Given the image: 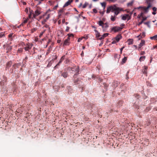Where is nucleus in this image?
<instances>
[{
    "label": "nucleus",
    "mask_w": 157,
    "mask_h": 157,
    "mask_svg": "<svg viewBox=\"0 0 157 157\" xmlns=\"http://www.w3.org/2000/svg\"><path fill=\"white\" fill-rule=\"evenodd\" d=\"M55 13V11L54 10H51L50 9L48 10L46 13L44 14L42 16H41L40 17V19L41 18L44 17L46 15H47V16L45 18L47 21L50 17V15L51 14H52Z\"/></svg>",
    "instance_id": "f257e3e1"
},
{
    "label": "nucleus",
    "mask_w": 157,
    "mask_h": 157,
    "mask_svg": "<svg viewBox=\"0 0 157 157\" xmlns=\"http://www.w3.org/2000/svg\"><path fill=\"white\" fill-rule=\"evenodd\" d=\"M55 13V11L54 10H51L50 9L48 10L46 13L44 14L42 16H41L40 17V19L41 18L44 17L46 15H47V16L45 18L47 21L50 17V15L51 14H52Z\"/></svg>",
    "instance_id": "f03ea898"
},
{
    "label": "nucleus",
    "mask_w": 157,
    "mask_h": 157,
    "mask_svg": "<svg viewBox=\"0 0 157 157\" xmlns=\"http://www.w3.org/2000/svg\"><path fill=\"white\" fill-rule=\"evenodd\" d=\"M55 13V11L54 10H51L50 9L48 10L46 13L44 14L42 16H41L40 17V19L41 18L44 17L46 15H47V16L45 18L47 21L50 17V15L51 14H52Z\"/></svg>",
    "instance_id": "7ed1b4c3"
},
{
    "label": "nucleus",
    "mask_w": 157,
    "mask_h": 157,
    "mask_svg": "<svg viewBox=\"0 0 157 157\" xmlns=\"http://www.w3.org/2000/svg\"><path fill=\"white\" fill-rule=\"evenodd\" d=\"M116 7L117 6L115 5L108 7L107 8L106 13H109L111 11L112 12H114V10H116Z\"/></svg>",
    "instance_id": "20e7f679"
},
{
    "label": "nucleus",
    "mask_w": 157,
    "mask_h": 157,
    "mask_svg": "<svg viewBox=\"0 0 157 157\" xmlns=\"http://www.w3.org/2000/svg\"><path fill=\"white\" fill-rule=\"evenodd\" d=\"M98 24L99 26H101L103 29L108 27V25L107 23H104L101 20L99 21L98 22Z\"/></svg>",
    "instance_id": "39448f33"
},
{
    "label": "nucleus",
    "mask_w": 157,
    "mask_h": 157,
    "mask_svg": "<svg viewBox=\"0 0 157 157\" xmlns=\"http://www.w3.org/2000/svg\"><path fill=\"white\" fill-rule=\"evenodd\" d=\"M40 8L38 7H37L36 10L35 11V13L33 14V16L34 17H36L39 15L40 13Z\"/></svg>",
    "instance_id": "423d86ee"
},
{
    "label": "nucleus",
    "mask_w": 157,
    "mask_h": 157,
    "mask_svg": "<svg viewBox=\"0 0 157 157\" xmlns=\"http://www.w3.org/2000/svg\"><path fill=\"white\" fill-rule=\"evenodd\" d=\"M151 7V5L150 4H149L148 6L146 7H139L138 8L140 9L141 8V10L143 11H144L145 12H147L148 11V10L149 8Z\"/></svg>",
    "instance_id": "0eeeda50"
},
{
    "label": "nucleus",
    "mask_w": 157,
    "mask_h": 157,
    "mask_svg": "<svg viewBox=\"0 0 157 157\" xmlns=\"http://www.w3.org/2000/svg\"><path fill=\"white\" fill-rule=\"evenodd\" d=\"M123 28L120 27L118 26H116L113 27L112 28V30L115 32H117L119 31H121Z\"/></svg>",
    "instance_id": "6e6552de"
},
{
    "label": "nucleus",
    "mask_w": 157,
    "mask_h": 157,
    "mask_svg": "<svg viewBox=\"0 0 157 157\" xmlns=\"http://www.w3.org/2000/svg\"><path fill=\"white\" fill-rule=\"evenodd\" d=\"M122 19L123 20H127L128 21L131 19L130 16L128 14H124L122 17Z\"/></svg>",
    "instance_id": "1a4fd4ad"
},
{
    "label": "nucleus",
    "mask_w": 157,
    "mask_h": 157,
    "mask_svg": "<svg viewBox=\"0 0 157 157\" xmlns=\"http://www.w3.org/2000/svg\"><path fill=\"white\" fill-rule=\"evenodd\" d=\"M33 44H27L25 45V46L24 47V49L26 51H29L32 47Z\"/></svg>",
    "instance_id": "9d476101"
},
{
    "label": "nucleus",
    "mask_w": 157,
    "mask_h": 157,
    "mask_svg": "<svg viewBox=\"0 0 157 157\" xmlns=\"http://www.w3.org/2000/svg\"><path fill=\"white\" fill-rule=\"evenodd\" d=\"M122 10V9H121L117 6L116 8V10H115L114 12V13L115 16H117V15L120 13V12Z\"/></svg>",
    "instance_id": "9b49d317"
},
{
    "label": "nucleus",
    "mask_w": 157,
    "mask_h": 157,
    "mask_svg": "<svg viewBox=\"0 0 157 157\" xmlns=\"http://www.w3.org/2000/svg\"><path fill=\"white\" fill-rule=\"evenodd\" d=\"M70 38L68 37L65 40L63 44V46L68 45L69 44Z\"/></svg>",
    "instance_id": "f8f14e48"
},
{
    "label": "nucleus",
    "mask_w": 157,
    "mask_h": 157,
    "mask_svg": "<svg viewBox=\"0 0 157 157\" xmlns=\"http://www.w3.org/2000/svg\"><path fill=\"white\" fill-rule=\"evenodd\" d=\"M122 38V36L121 34L118 35L115 38H114L116 42H118L120 39Z\"/></svg>",
    "instance_id": "ddd939ff"
},
{
    "label": "nucleus",
    "mask_w": 157,
    "mask_h": 157,
    "mask_svg": "<svg viewBox=\"0 0 157 157\" xmlns=\"http://www.w3.org/2000/svg\"><path fill=\"white\" fill-rule=\"evenodd\" d=\"M94 31L95 32L96 37L98 39H99V38L101 37V35L99 33L96 29H95Z\"/></svg>",
    "instance_id": "4468645a"
},
{
    "label": "nucleus",
    "mask_w": 157,
    "mask_h": 157,
    "mask_svg": "<svg viewBox=\"0 0 157 157\" xmlns=\"http://www.w3.org/2000/svg\"><path fill=\"white\" fill-rule=\"evenodd\" d=\"M109 35V33H105L102 36H101V37L99 38V40H101L104 39L105 37Z\"/></svg>",
    "instance_id": "2eb2a0df"
},
{
    "label": "nucleus",
    "mask_w": 157,
    "mask_h": 157,
    "mask_svg": "<svg viewBox=\"0 0 157 157\" xmlns=\"http://www.w3.org/2000/svg\"><path fill=\"white\" fill-rule=\"evenodd\" d=\"M145 41L144 40H141V42L139 44V48H138V49H139V48H140L141 47L143 46H144L145 44Z\"/></svg>",
    "instance_id": "dca6fc26"
},
{
    "label": "nucleus",
    "mask_w": 157,
    "mask_h": 157,
    "mask_svg": "<svg viewBox=\"0 0 157 157\" xmlns=\"http://www.w3.org/2000/svg\"><path fill=\"white\" fill-rule=\"evenodd\" d=\"M143 69L142 70V72L144 74H146L147 73V69L148 68L147 66H144L143 67Z\"/></svg>",
    "instance_id": "f3484780"
},
{
    "label": "nucleus",
    "mask_w": 157,
    "mask_h": 157,
    "mask_svg": "<svg viewBox=\"0 0 157 157\" xmlns=\"http://www.w3.org/2000/svg\"><path fill=\"white\" fill-rule=\"evenodd\" d=\"M73 2V0H69L63 6V7H66L68 5H70L71 3Z\"/></svg>",
    "instance_id": "a211bd4d"
},
{
    "label": "nucleus",
    "mask_w": 157,
    "mask_h": 157,
    "mask_svg": "<svg viewBox=\"0 0 157 157\" xmlns=\"http://www.w3.org/2000/svg\"><path fill=\"white\" fill-rule=\"evenodd\" d=\"M145 36V33H143L142 34H140L139 35L137 36V37L139 38V40H140L141 38H143Z\"/></svg>",
    "instance_id": "6ab92c4d"
},
{
    "label": "nucleus",
    "mask_w": 157,
    "mask_h": 157,
    "mask_svg": "<svg viewBox=\"0 0 157 157\" xmlns=\"http://www.w3.org/2000/svg\"><path fill=\"white\" fill-rule=\"evenodd\" d=\"M65 56H62L59 62L55 66V67H56L57 65H59L60 63L63 61V60H64L65 59Z\"/></svg>",
    "instance_id": "aec40b11"
},
{
    "label": "nucleus",
    "mask_w": 157,
    "mask_h": 157,
    "mask_svg": "<svg viewBox=\"0 0 157 157\" xmlns=\"http://www.w3.org/2000/svg\"><path fill=\"white\" fill-rule=\"evenodd\" d=\"M128 45H131L133 44V40L132 39H129L127 40Z\"/></svg>",
    "instance_id": "412c9836"
},
{
    "label": "nucleus",
    "mask_w": 157,
    "mask_h": 157,
    "mask_svg": "<svg viewBox=\"0 0 157 157\" xmlns=\"http://www.w3.org/2000/svg\"><path fill=\"white\" fill-rule=\"evenodd\" d=\"M31 14H30L29 16V17H28L27 19H24L23 21V23L24 24L26 23L28 21V20H29V19L30 18Z\"/></svg>",
    "instance_id": "4be33fe9"
},
{
    "label": "nucleus",
    "mask_w": 157,
    "mask_h": 157,
    "mask_svg": "<svg viewBox=\"0 0 157 157\" xmlns=\"http://www.w3.org/2000/svg\"><path fill=\"white\" fill-rule=\"evenodd\" d=\"M150 38L151 40H157V35L153 36L150 37Z\"/></svg>",
    "instance_id": "5701e85b"
},
{
    "label": "nucleus",
    "mask_w": 157,
    "mask_h": 157,
    "mask_svg": "<svg viewBox=\"0 0 157 157\" xmlns=\"http://www.w3.org/2000/svg\"><path fill=\"white\" fill-rule=\"evenodd\" d=\"M145 59V56H141L139 59V60L140 62H142L144 61Z\"/></svg>",
    "instance_id": "b1692460"
},
{
    "label": "nucleus",
    "mask_w": 157,
    "mask_h": 157,
    "mask_svg": "<svg viewBox=\"0 0 157 157\" xmlns=\"http://www.w3.org/2000/svg\"><path fill=\"white\" fill-rule=\"evenodd\" d=\"M127 57H124V58H123L122 59V61H121V64H123L124 63L126 62V60H127Z\"/></svg>",
    "instance_id": "393cba45"
},
{
    "label": "nucleus",
    "mask_w": 157,
    "mask_h": 157,
    "mask_svg": "<svg viewBox=\"0 0 157 157\" xmlns=\"http://www.w3.org/2000/svg\"><path fill=\"white\" fill-rule=\"evenodd\" d=\"M61 75L64 78H66L67 76V74L66 72H63L62 73Z\"/></svg>",
    "instance_id": "a878e982"
},
{
    "label": "nucleus",
    "mask_w": 157,
    "mask_h": 157,
    "mask_svg": "<svg viewBox=\"0 0 157 157\" xmlns=\"http://www.w3.org/2000/svg\"><path fill=\"white\" fill-rule=\"evenodd\" d=\"M101 4L102 7H103L105 8V7L106 4L105 2H103L101 3Z\"/></svg>",
    "instance_id": "bb28decb"
},
{
    "label": "nucleus",
    "mask_w": 157,
    "mask_h": 157,
    "mask_svg": "<svg viewBox=\"0 0 157 157\" xmlns=\"http://www.w3.org/2000/svg\"><path fill=\"white\" fill-rule=\"evenodd\" d=\"M133 3V1H132L131 2L128 3L127 6H132Z\"/></svg>",
    "instance_id": "cd10ccee"
},
{
    "label": "nucleus",
    "mask_w": 157,
    "mask_h": 157,
    "mask_svg": "<svg viewBox=\"0 0 157 157\" xmlns=\"http://www.w3.org/2000/svg\"><path fill=\"white\" fill-rule=\"evenodd\" d=\"M144 13L143 12H142L140 14H139L138 16V17L140 18L141 17H142Z\"/></svg>",
    "instance_id": "c85d7f7f"
},
{
    "label": "nucleus",
    "mask_w": 157,
    "mask_h": 157,
    "mask_svg": "<svg viewBox=\"0 0 157 157\" xmlns=\"http://www.w3.org/2000/svg\"><path fill=\"white\" fill-rule=\"evenodd\" d=\"M110 19L112 21H114L115 20L116 18L115 16H111Z\"/></svg>",
    "instance_id": "c756f323"
},
{
    "label": "nucleus",
    "mask_w": 157,
    "mask_h": 157,
    "mask_svg": "<svg viewBox=\"0 0 157 157\" xmlns=\"http://www.w3.org/2000/svg\"><path fill=\"white\" fill-rule=\"evenodd\" d=\"M23 51V49L21 48H20L18 49L17 51V52L18 53H21Z\"/></svg>",
    "instance_id": "7c9ffc66"
},
{
    "label": "nucleus",
    "mask_w": 157,
    "mask_h": 157,
    "mask_svg": "<svg viewBox=\"0 0 157 157\" xmlns=\"http://www.w3.org/2000/svg\"><path fill=\"white\" fill-rule=\"evenodd\" d=\"M84 38H85V37L83 36L79 38L78 40V42H80L82 40V39Z\"/></svg>",
    "instance_id": "2f4dec72"
},
{
    "label": "nucleus",
    "mask_w": 157,
    "mask_h": 157,
    "mask_svg": "<svg viewBox=\"0 0 157 157\" xmlns=\"http://www.w3.org/2000/svg\"><path fill=\"white\" fill-rule=\"evenodd\" d=\"M117 42L116 41V40H115L114 38L113 39V41L111 42V44H116Z\"/></svg>",
    "instance_id": "473e14b6"
},
{
    "label": "nucleus",
    "mask_w": 157,
    "mask_h": 157,
    "mask_svg": "<svg viewBox=\"0 0 157 157\" xmlns=\"http://www.w3.org/2000/svg\"><path fill=\"white\" fill-rule=\"evenodd\" d=\"M93 13H97V12H98V11H97V9H93Z\"/></svg>",
    "instance_id": "72a5a7b5"
},
{
    "label": "nucleus",
    "mask_w": 157,
    "mask_h": 157,
    "mask_svg": "<svg viewBox=\"0 0 157 157\" xmlns=\"http://www.w3.org/2000/svg\"><path fill=\"white\" fill-rule=\"evenodd\" d=\"M11 62H9L7 64V67H9L11 65Z\"/></svg>",
    "instance_id": "f704fd0d"
},
{
    "label": "nucleus",
    "mask_w": 157,
    "mask_h": 157,
    "mask_svg": "<svg viewBox=\"0 0 157 157\" xmlns=\"http://www.w3.org/2000/svg\"><path fill=\"white\" fill-rule=\"evenodd\" d=\"M47 21L46 19H44L43 20L41 21V23L42 24H44L45 23V22Z\"/></svg>",
    "instance_id": "c9c22d12"
},
{
    "label": "nucleus",
    "mask_w": 157,
    "mask_h": 157,
    "mask_svg": "<svg viewBox=\"0 0 157 157\" xmlns=\"http://www.w3.org/2000/svg\"><path fill=\"white\" fill-rule=\"evenodd\" d=\"M45 32V30H44L43 31L41 32L40 33V35H39V37H40L42 36L43 34Z\"/></svg>",
    "instance_id": "e433bc0d"
},
{
    "label": "nucleus",
    "mask_w": 157,
    "mask_h": 157,
    "mask_svg": "<svg viewBox=\"0 0 157 157\" xmlns=\"http://www.w3.org/2000/svg\"><path fill=\"white\" fill-rule=\"evenodd\" d=\"M87 5H88V4H87V3H85L84 4V5H83V6H82V8H85L86 7V6H87Z\"/></svg>",
    "instance_id": "4c0bfd02"
},
{
    "label": "nucleus",
    "mask_w": 157,
    "mask_h": 157,
    "mask_svg": "<svg viewBox=\"0 0 157 157\" xmlns=\"http://www.w3.org/2000/svg\"><path fill=\"white\" fill-rule=\"evenodd\" d=\"M68 36V37L70 38L69 37H73L74 36V35L73 34H69L67 35Z\"/></svg>",
    "instance_id": "58836bf2"
},
{
    "label": "nucleus",
    "mask_w": 157,
    "mask_h": 157,
    "mask_svg": "<svg viewBox=\"0 0 157 157\" xmlns=\"http://www.w3.org/2000/svg\"><path fill=\"white\" fill-rule=\"evenodd\" d=\"M142 20L144 21H145V20H146V19H147V17H144L143 16H143L142 17Z\"/></svg>",
    "instance_id": "ea45409f"
},
{
    "label": "nucleus",
    "mask_w": 157,
    "mask_h": 157,
    "mask_svg": "<svg viewBox=\"0 0 157 157\" xmlns=\"http://www.w3.org/2000/svg\"><path fill=\"white\" fill-rule=\"evenodd\" d=\"M37 29L36 28H34L31 30V31L32 33L34 32V31H35Z\"/></svg>",
    "instance_id": "a19ab883"
},
{
    "label": "nucleus",
    "mask_w": 157,
    "mask_h": 157,
    "mask_svg": "<svg viewBox=\"0 0 157 157\" xmlns=\"http://www.w3.org/2000/svg\"><path fill=\"white\" fill-rule=\"evenodd\" d=\"M124 48V46H123L122 47L121 49H120V51H121V54L122 53V51H123V49Z\"/></svg>",
    "instance_id": "79ce46f5"
},
{
    "label": "nucleus",
    "mask_w": 157,
    "mask_h": 157,
    "mask_svg": "<svg viewBox=\"0 0 157 157\" xmlns=\"http://www.w3.org/2000/svg\"><path fill=\"white\" fill-rule=\"evenodd\" d=\"M152 10L154 12H155L156 11V8L155 7H153Z\"/></svg>",
    "instance_id": "37998d69"
},
{
    "label": "nucleus",
    "mask_w": 157,
    "mask_h": 157,
    "mask_svg": "<svg viewBox=\"0 0 157 157\" xmlns=\"http://www.w3.org/2000/svg\"><path fill=\"white\" fill-rule=\"evenodd\" d=\"M145 54V52L144 51H141L140 52V55H144Z\"/></svg>",
    "instance_id": "c03bdc74"
},
{
    "label": "nucleus",
    "mask_w": 157,
    "mask_h": 157,
    "mask_svg": "<svg viewBox=\"0 0 157 157\" xmlns=\"http://www.w3.org/2000/svg\"><path fill=\"white\" fill-rule=\"evenodd\" d=\"M69 29V27L67 26L66 29V31L67 32H68Z\"/></svg>",
    "instance_id": "a18cd8bd"
},
{
    "label": "nucleus",
    "mask_w": 157,
    "mask_h": 157,
    "mask_svg": "<svg viewBox=\"0 0 157 157\" xmlns=\"http://www.w3.org/2000/svg\"><path fill=\"white\" fill-rule=\"evenodd\" d=\"M7 48L8 49L11 50L12 49V47L11 46H9L7 47Z\"/></svg>",
    "instance_id": "49530a36"
},
{
    "label": "nucleus",
    "mask_w": 157,
    "mask_h": 157,
    "mask_svg": "<svg viewBox=\"0 0 157 157\" xmlns=\"http://www.w3.org/2000/svg\"><path fill=\"white\" fill-rule=\"evenodd\" d=\"M143 21L142 20V21L141 22H139V23L138 25H140L143 23Z\"/></svg>",
    "instance_id": "de8ad7c7"
},
{
    "label": "nucleus",
    "mask_w": 157,
    "mask_h": 157,
    "mask_svg": "<svg viewBox=\"0 0 157 157\" xmlns=\"http://www.w3.org/2000/svg\"><path fill=\"white\" fill-rule=\"evenodd\" d=\"M4 36V34H0V38H1L2 36Z\"/></svg>",
    "instance_id": "09e8293b"
},
{
    "label": "nucleus",
    "mask_w": 157,
    "mask_h": 157,
    "mask_svg": "<svg viewBox=\"0 0 157 157\" xmlns=\"http://www.w3.org/2000/svg\"><path fill=\"white\" fill-rule=\"evenodd\" d=\"M62 23L63 24H64V23H65V19H63L62 20Z\"/></svg>",
    "instance_id": "8fccbe9b"
},
{
    "label": "nucleus",
    "mask_w": 157,
    "mask_h": 157,
    "mask_svg": "<svg viewBox=\"0 0 157 157\" xmlns=\"http://www.w3.org/2000/svg\"><path fill=\"white\" fill-rule=\"evenodd\" d=\"M57 42L58 43H60L61 42V40H58L57 41Z\"/></svg>",
    "instance_id": "3c124183"
},
{
    "label": "nucleus",
    "mask_w": 157,
    "mask_h": 157,
    "mask_svg": "<svg viewBox=\"0 0 157 157\" xmlns=\"http://www.w3.org/2000/svg\"><path fill=\"white\" fill-rule=\"evenodd\" d=\"M152 0H146V1L147 3H148L149 2H151Z\"/></svg>",
    "instance_id": "603ef678"
},
{
    "label": "nucleus",
    "mask_w": 157,
    "mask_h": 157,
    "mask_svg": "<svg viewBox=\"0 0 157 157\" xmlns=\"http://www.w3.org/2000/svg\"><path fill=\"white\" fill-rule=\"evenodd\" d=\"M25 11L27 13L28 12V9L26 8L25 9Z\"/></svg>",
    "instance_id": "864d4df0"
},
{
    "label": "nucleus",
    "mask_w": 157,
    "mask_h": 157,
    "mask_svg": "<svg viewBox=\"0 0 157 157\" xmlns=\"http://www.w3.org/2000/svg\"><path fill=\"white\" fill-rule=\"evenodd\" d=\"M133 46L135 48H137V46L136 45H133Z\"/></svg>",
    "instance_id": "5fc2aeb1"
},
{
    "label": "nucleus",
    "mask_w": 157,
    "mask_h": 157,
    "mask_svg": "<svg viewBox=\"0 0 157 157\" xmlns=\"http://www.w3.org/2000/svg\"><path fill=\"white\" fill-rule=\"evenodd\" d=\"M156 13L155 12H153V13H152V14L154 15H155V14Z\"/></svg>",
    "instance_id": "6e6d98bb"
},
{
    "label": "nucleus",
    "mask_w": 157,
    "mask_h": 157,
    "mask_svg": "<svg viewBox=\"0 0 157 157\" xmlns=\"http://www.w3.org/2000/svg\"><path fill=\"white\" fill-rule=\"evenodd\" d=\"M92 28H94V29H96V27H95V26H92Z\"/></svg>",
    "instance_id": "4d7b16f0"
},
{
    "label": "nucleus",
    "mask_w": 157,
    "mask_h": 157,
    "mask_svg": "<svg viewBox=\"0 0 157 157\" xmlns=\"http://www.w3.org/2000/svg\"><path fill=\"white\" fill-rule=\"evenodd\" d=\"M23 4L24 5H25L26 4V3L25 2H23Z\"/></svg>",
    "instance_id": "13d9d810"
},
{
    "label": "nucleus",
    "mask_w": 157,
    "mask_h": 157,
    "mask_svg": "<svg viewBox=\"0 0 157 157\" xmlns=\"http://www.w3.org/2000/svg\"><path fill=\"white\" fill-rule=\"evenodd\" d=\"M124 25L123 24H121V26H123Z\"/></svg>",
    "instance_id": "bf43d9fd"
},
{
    "label": "nucleus",
    "mask_w": 157,
    "mask_h": 157,
    "mask_svg": "<svg viewBox=\"0 0 157 157\" xmlns=\"http://www.w3.org/2000/svg\"><path fill=\"white\" fill-rule=\"evenodd\" d=\"M58 24H60V21H58Z\"/></svg>",
    "instance_id": "052dcab7"
},
{
    "label": "nucleus",
    "mask_w": 157,
    "mask_h": 157,
    "mask_svg": "<svg viewBox=\"0 0 157 157\" xmlns=\"http://www.w3.org/2000/svg\"><path fill=\"white\" fill-rule=\"evenodd\" d=\"M98 0H93V1L94 2H96L97 1H98Z\"/></svg>",
    "instance_id": "680f3d73"
},
{
    "label": "nucleus",
    "mask_w": 157,
    "mask_h": 157,
    "mask_svg": "<svg viewBox=\"0 0 157 157\" xmlns=\"http://www.w3.org/2000/svg\"><path fill=\"white\" fill-rule=\"evenodd\" d=\"M58 7V5H57L55 7V8H56L57 7Z\"/></svg>",
    "instance_id": "e2e57ef3"
},
{
    "label": "nucleus",
    "mask_w": 157,
    "mask_h": 157,
    "mask_svg": "<svg viewBox=\"0 0 157 157\" xmlns=\"http://www.w3.org/2000/svg\"><path fill=\"white\" fill-rule=\"evenodd\" d=\"M77 80H76V81H75L74 82L76 83V82H77Z\"/></svg>",
    "instance_id": "0e129e2a"
},
{
    "label": "nucleus",
    "mask_w": 157,
    "mask_h": 157,
    "mask_svg": "<svg viewBox=\"0 0 157 157\" xmlns=\"http://www.w3.org/2000/svg\"><path fill=\"white\" fill-rule=\"evenodd\" d=\"M65 23L66 25H67L68 23L67 22H66Z\"/></svg>",
    "instance_id": "69168bd1"
},
{
    "label": "nucleus",
    "mask_w": 157,
    "mask_h": 157,
    "mask_svg": "<svg viewBox=\"0 0 157 157\" xmlns=\"http://www.w3.org/2000/svg\"><path fill=\"white\" fill-rule=\"evenodd\" d=\"M78 1V0H75V2H77Z\"/></svg>",
    "instance_id": "338daca9"
},
{
    "label": "nucleus",
    "mask_w": 157,
    "mask_h": 157,
    "mask_svg": "<svg viewBox=\"0 0 157 157\" xmlns=\"http://www.w3.org/2000/svg\"><path fill=\"white\" fill-rule=\"evenodd\" d=\"M155 48H157V45L155 46Z\"/></svg>",
    "instance_id": "774afa93"
}]
</instances>
